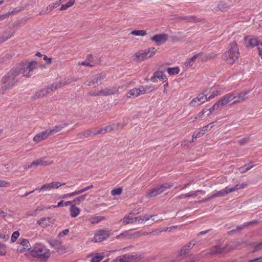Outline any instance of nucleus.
<instances>
[{"instance_id": "f257e3e1", "label": "nucleus", "mask_w": 262, "mask_h": 262, "mask_svg": "<svg viewBox=\"0 0 262 262\" xmlns=\"http://www.w3.org/2000/svg\"><path fill=\"white\" fill-rule=\"evenodd\" d=\"M239 55L237 44L235 41L232 42L228 50L223 54V59L228 64H232L238 60Z\"/></svg>"}, {"instance_id": "f03ea898", "label": "nucleus", "mask_w": 262, "mask_h": 262, "mask_svg": "<svg viewBox=\"0 0 262 262\" xmlns=\"http://www.w3.org/2000/svg\"><path fill=\"white\" fill-rule=\"evenodd\" d=\"M247 93L246 92L241 93H230L222 97V104L230 105L235 104L244 101L247 98Z\"/></svg>"}, {"instance_id": "7ed1b4c3", "label": "nucleus", "mask_w": 262, "mask_h": 262, "mask_svg": "<svg viewBox=\"0 0 262 262\" xmlns=\"http://www.w3.org/2000/svg\"><path fill=\"white\" fill-rule=\"evenodd\" d=\"M31 254L34 257L47 259L50 256V251L41 243L35 244L30 250Z\"/></svg>"}, {"instance_id": "20e7f679", "label": "nucleus", "mask_w": 262, "mask_h": 262, "mask_svg": "<svg viewBox=\"0 0 262 262\" xmlns=\"http://www.w3.org/2000/svg\"><path fill=\"white\" fill-rule=\"evenodd\" d=\"M19 75V72L17 69H12L2 79V84L4 89L8 90L11 89L16 83L15 78Z\"/></svg>"}, {"instance_id": "39448f33", "label": "nucleus", "mask_w": 262, "mask_h": 262, "mask_svg": "<svg viewBox=\"0 0 262 262\" xmlns=\"http://www.w3.org/2000/svg\"><path fill=\"white\" fill-rule=\"evenodd\" d=\"M157 49L154 47L140 50L135 53L134 60L138 62H142L153 57L157 53Z\"/></svg>"}, {"instance_id": "423d86ee", "label": "nucleus", "mask_w": 262, "mask_h": 262, "mask_svg": "<svg viewBox=\"0 0 262 262\" xmlns=\"http://www.w3.org/2000/svg\"><path fill=\"white\" fill-rule=\"evenodd\" d=\"M37 66V62L32 61L23 63L19 69L17 70L19 72V74L21 73L24 76L28 77L30 76V73L36 69Z\"/></svg>"}, {"instance_id": "0eeeda50", "label": "nucleus", "mask_w": 262, "mask_h": 262, "mask_svg": "<svg viewBox=\"0 0 262 262\" xmlns=\"http://www.w3.org/2000/svg\"><path fill=\"white\" fill-rule=\"evenodd\" d=\"M247 186V184L245 183H242L241 184H237L234 187L229 188L228 187H225L224 189L217 191L215 193H214L212 194V196L213 198L216 197H222L224 196L228 193L237 190L239 189H243L245 188Z\"/></svg>"}, {"instance_id": "6e6552de", "label": "nucleus", "mask_w": 262, "mask_h": 262, "mask_svg": "<svg viewBox=\"0 0 262 262\" xmlns=\"http://www.w3.org/2000/svg\"><path fill=\"white\" fill-rule=\"evenodd\" d=\"M123 85L119 86L118 88H112L111 89L106 88L101 91L90 92L89 95L91 96H107L117 93L120 88H122Z\"/></svg>"}, {"instance_id": "1a4fd4ad", "label": "nucleus", "mask_w": 262, "mask_h": 262, "mask_svg": "<svg viewBox=\"0 0 262 262\" xmlns=\"http://www.w3.org/2000/svg\"><path fill=\"white\" fill-rule=\"evenodd\" d=\"M110 235V232L106 230H100L95 234L93 241L94 243L100 242L107 239Z\"/></svg>"}, {"instance_id": "9d476101", "label": "nucleus", "mask_w": 262, "mask_h": 262, "mask_svg": "<svg viewBox=\"0 0 262 262\" xmlns=\"http://www.w3.org/2000/svg\"><path fill=\"white\" fill-rule=\"evenodd\" d=\"M64 185L65 183H62L58 181H54L49 183H46L43 185L41 187L36 188L35 190L50 191L52 189H58Z\"/></svg>"}, {"instance_id": "9b49d317", "label": "nucleus", "mask_w": 262, "mask_h": 262, "mask_svg": "<svg viewBox=\"0 0 262 262\" xmlns=\"http://www.w3.org/2000/svg\"><path fill=\"white\" fill-rule=\"evenodd\" d=\"M232 249L231 246L228 245L224 246L221 247L220 245H217L213 247L210 251L211 254H220L224 253H227Z\"/></svg>"}, {"instance_id": "f8f14e48", "label": "nucleus", "mask_w": 262, "mask_h": 262, "mask_svg": "<svg viewBox=\"0 0 262 262\" xmlns=\"http://www.w3.org/2000/svg\"><path fill=\"white\" fill-rule=\"evenodd\" d=\"M207 100V97L205 95L200 94L191 101L189 104L192 107H197Z\"/></svg>"}, {"instance_id": "ddd939ff", "label": "nucleus", "mask_w": 262, "mask_h": 262, "mask_svg": "<svg viewBox=\"0 0 262 262\" xmlns=\"http://www.w3.org/2000/svg\"><path fill=\"white\" fill-rule=\"evenodd\" d=\"M168 39V35L165 34H156L150 37L149 39L154 41L156 45L160 46L165 42Z\"/></svg>"}, {"instance_id": "4468645a", "label": "nucleus", "mask_w": 262, "mask_h": 262, "mask_svg": "<svg viewBox=\"0 0 262 262\" xmlns=\"http://www.w3.org/2000/svg\"><path fill=\"white\" fill-rule=\"evenodd\" d=\"M46 157H42L40 158L36 159L33 161V165L35 167L38 166H46L51 165L53 163V161L51 160H46Z\"/></svg>"}, {"instance_id": "2eb2a0df", "label": "nucleus", "mask_w": 262, "mask_h": 262, "mask_svg": "<svg viewBox=\"0 0 262 262\" xmlns=\"http://www.w3.org/2000/svg\"><path fill=\"white\" fill-rule=\"evenodd\" d=\"M245 45L248 48H254L258 46L259 42L257 38L253 36H246L244 38Z\"/></svg>"}, {"instance_id": "dca6fc26", "label": "nucleus", "mask_w": 262, "mask_h": 262, "mask_svg": "<svg viewBox=\"0 0 262 262\" xmlns=\"http://www.w3.org/2000/svg\"><path fill=\"white\" fill-rule=\"evenodd\" d=\"M49 136L50 135L48 132V129H46L36 134L34 137L33 140L35 143H39L47 139Z\"/></svg>"}, {"instance_id": "f3484780", "label": "nucleus", "mask_w": 262, "mask_h": 262, "mask_svg": "<svg viewBox=\"0 0 262 262\" xmlns=\"http://www.w3.org/2000/svg\"><path fill=\"white\" fill-rule=\"evenodd\" d=\"M37 224L42 228H47L53 224V220L51 217H42L37 221Z\"/></svg>"}, {"instance_id": "a211bd4d", "label": "nucleus", "mask_w": 262, "mask_h": 262, "mask_svg": "<svg viewBox=\"0 0 262 262\" xmlns=\"http://www.w3.org/2000/svg\"><path fill=\"white\" fill-rule=\"evenodd\" d=\"M155 216V215H139L138 216L136 217V223H138L140 224H143L150 219H151L153 221L158 222L159 220H155V219L154 218ZM159 220H163V219H159Z\"/></svg>"}, {"instance_id": "6ab92c4d", "label": "nucleus", "mask_w": 262, "mask_h": 262, "mask_svg": "<svg viewBox=\"0 0 262 262\" xmlns=\"http://www.w3.org/2000/svg\"><path fill=\"white\" fill-rule=\"evenodd\" d=\"M115 129V128L112 125H107L105 127H101L96 129L93 133V135H97L99 134H104L107 132H110Z\"/></svg>"}, {"instance_id": "aec40b11", "label": "nucleus", "mask_w": 262, "mask_h": 262, "mask_svg": "<svg viewBox=\"0 0 262 262\" xmlns=\"http://www.w3.org/2000/svg\"><path fill=\"white\" fill-rule=\"evenodd\" d=\"M163 192V190L161 189L160 186H158L153 189L150 190L146 194L147 198L155 197L158 195L160 194Z\"/></svg>"}, {"instance_id": "412c9836", "label": "nucleus", "mask_w": 262, "mask_h": 262, "mask_svg": "<svg viewBox=\"0 0 262 262\" xmlns=\"http://www.w3.org/2000/svg\"><path fill=\"white\" fill-rule=\"evenodd\" d=\"M135 259L134 256L131 254H124L117 257L116 262H131Z\"/></svg>"}, {"instance_id": "4be33fe9", "label": "nucleus", "mask_w": 262, "mask_h": 262, "mask_svg": "<svg viewBox=\"0 0 262 262\" xmlns=\"http://www.w3.org/2000/svg\"><path fill=\"white\" fill-rule=\"evenodd\" d=\"M50 93L49 89H41L36 92L31 97L32 99L36 100L39 98L46 96L48 94Z\"/></svg>"}, {"instance_id": "5701e85b", "label": "nucleus", "mask_w": 262, "mask_h": 262, "mask_svg": "<svg viewBox=\"0 0 262 262\" xmlns=\"http://www.w3.org/2000/svg\"><path fill=\"white\" fill-rule=\"evenodd\" d=\"M120 222L123 225H126L129 224H133L136 223V217H132L129 214H126Z\"/></svg>"}, {"instance_id": "b1692460", "label": "nucleus", "mask_w": 262, "mask_h": 262, "mask_svg": "<svg viewBox=\"0 0 262 262\" xmlns=\"http://www.w3.org/2000/svg\"><path fill=\"white\" fill-rule=\"evenodd\" d=\"M141 90L139 88H135L132 90H130L128 93L126 95V97L130 98V97H137L140 95Z\"/></svg>"}, {"instance_id": "393cba45", "label": "nucleus", "mask_w": 262, "mask_h": 262, "mask_svg": "<svg viewBox=\"0 0 262 262\" xmlns=\"http://www.w3.org/2000/svg\"><path fill=\"white\" fill-rule=\"evenodd\" d=\"M202 55L201 53H199L197 54H195L193 56H192L191 58L187 59L184 62V66L186 68H189L191 67L193 63L195 62V59L196 58Z\"/></svg>"}, {"instance_id": "a878e982", "label": "nucleus", "mask_w": 262, "mask_h": 262, "mask_svg": "<svg viewBox=\"0 0 262 262\" xmlns=\"http://www.w3.org/2000/svg\"><path fill=\"white\" fill-rule=\"evenodd\" d=\"M231 7V5L226 2H221L217 5L216 9L222 11H227Z\"/></svg>"}, {"instance_id": "bb28decb", "label": "nucleus", "mask_w": 262, "mask_h": 262, "mask_svg": "<svg viewBox=\"0 0 262 262\" xmlns=\"http://www.w3.org/2000/svg\"><path fill=\"white\" fill-rule=\"evenodd\" d=\"M70 215L72 217H77L80 213V210L75 204H73L70 208Z\"/></svg>"}, {"instance_id": "cd10ccee", "label": "nucleus", "mask_w": 262, "mask_h": 262, "mask_svg": "<svg viewBox=\"0 0 262 262\" xmlns=\"http://www.w3.org/2000/svg\"><path fill=\"white\" fill-rule=\"evenodd\" d=\"M43 209V207L39 206L35 209L28 211L26 214L28 216H35L38 214V211H41Z\"/></svg>"}, {"instance_id": "c85d7f7f", "label": "nucleus", "mask_w": 262, "mask_h": 262, "mask_svg": "<svg viewBox=\"0 0 262 262\" xmlns=\"http://www.w3.org/2000/svg\"><path fill=\"white\" fill-rule=\"evenodd\" d=\"M224 91L225 89L224 88L221 86L216 88L215 90L212 92V94L208 97V98H207L208 100L213 98L216 96L221 94Z\"/></svg>"}, {"instance_id": "c756f323", "label": "nucleus", "mask_w": 262, "mask_h": 262, "mask_svg": "<svg viewBox=\"0 0 262 262\" xmlns=\"http://www.w3.org/2000/svg\"><path fill=\"white\" fill-rule=\"evenodd\" d=\"M68 124H63L54 126L53 128L48 129V132L50 136L53 135L58 132L60 131L64 127L67 126Z\"/></svg>"}, {"instance_id": "7c9ffc66", "label": "nucleus", "mask_w": 262, "mask_h": 262, "mask_svg": "<svg viewBox=\"0 0 262 262\" xmlns=\"http://www.w3.org/2000/svg\"><path fill=\"white\" fill-rule=\"evenodd\" d=\"M132 233L130 231H125L121 234L116 236V238L117 239H130L132 238Z\"/></svg>"}, {"instance_id": "2f4dec72", "label": "nucleus", "mask_w": 262, "mask_h": 262, "mask_svg": "<svg viewBox=\"0 0 262 262\" xmlns=\"http://www.w3.org/2000/svg\"><path fill=\"white\" fill-rule=\"evenodd\" d=\"M139 88L141 90V92H140L141 95L146 94V93H149L154 90V86L152 85L141 86Z\"/></svg>"}, {"instance_id": "473e14b6", "label": "nucleus", "mask_w": 262, "mask_h": 262, "mask_svg": "<svg viewBox=\"0 0 262 262\" xmlns=\"http://www.w3.org/2000/svg\"><path fill=\"white\" fill-rule=\"evenodd\" d=\"M20 244L23 246V249L20 250V252H22L26 249H30V245L28 239L25 238L20 239Z\"/></svg>"}, {"instance_id": "72a5a7b5", "label": "nucleus", "mask_w": 262, "mask_h": 262, "mask_svg": "<svg viewBox=\"0 0 262 262\" xmlns=\"http://www.w3.org/2000/svg\"><path fill=\"white\" fill-rule=\"evenodd\" d=\"M213 123H210L207 125H206L202 127L200 130L196 134V135L195 136V138H197L198 137H201L203 135H204L206 132L208 130V127H209V125H211L210 128H212L213 126L212 125Z\"/></svg>"}, {"instance_id": "f704fd0d", "label": "nucleus", "mask_w": 262, "mask_h": 262, "mask_svg": "<svg viewBox=\"0 0 262 262\" xmlns=\"http://www.w3.org/2000/svg\"><path fill=\"white\" fill-rule=\"evenodd\" d=\"M151 232H147L143 230L138 231L133 233H132V238L147 235L151 233Z\"/></svg>"}, {"instance_id": "c9c22d12", "label": "nucleus", "mask_w": 262, "mask_h": 262, "mask_svg": "<svg viewBox=\"0 0 262 262\" xmlns=\"http://www.w3.org/2000/svg\"><path fill=\"white\" fill-rule=\"evenodd\" d=\"M253 166V163L250 162L248 164L244 165L243 166L239 168V170L241 173H244L252 168Z\"/></svg>"}, {"instance_id": "e433bc0d", "label": "nucleus", "mask_w": 262, "mask_h": 262, "mask_svg": "<svg viewBox=\"0 0 262 262\" xmlns=\"http://www.w3.org/2000/svg\"><path fill=\"white\" fill-rule=\"evenodd\" d=\"M105 220V217L103 216H94L89 219V221L92 224H96L99 223L102 221Z\"/></svg>"}, {"instance_id": "4c0bfd02", "label": "nucleus", "mask_w": 262, "mask_h": 262, "mask_svg": "<svg viewBox=\"0 0 262 262\" xmlns=\"http://www.w3.org/2000/svg\"><path fill=\"white\" fill-rule=\"evenodd\" d=\"M86 195H87V194L85 193V194H82L81 195H80V196L75 198L73 200V202L74 203V204H75V205L76 204L79 205L80 204V203L83 202L85 200V198H86Z\"/></svg>"}, {"instance_id": "58836bf2", "label": "nucleus", "mask_w": 262, "mask_h": 262, "mask_svg": "<svg viewBox=\"0 0 262 262\" xmlns=\"http://www.w3.org/2000/svg\"><path fill=\"white\" fill-rule=\"evenodd\" d=\"M130 34L134 36H145L146 35L147 33L146 31L144 30H139L132 31Z\"/></svg>"}, {"instance_id": "ea45409f", "label": "nucleus", "mask_w": 262, "mask_h": 262, "mask_svg": "<svg viewBox=\"0 0 262 262\" xmlns=\"http://www.w3.org/2000/svg\"><path fill=\"white\" fill-rule=\"evenodd\" d=\"M167 71L169 75H173L179 73L180 69L178 67L168 68L167 69Z\"/></svg>"}, {"instance_id": "a19ab883", "label": "nucleus", "mask_w": 262, "mask_h": 262, "mask_svg": "<svg viewBox=\"0 0 262 262\" xmlns=\"http://www.w3.org/2000/svg\"><path fill=\"white\" fill-rule=\"evenodd\" d=\"M195 243L191 244V243H189L187 244L182 250L181 251V254H184L187 253L188 251L194 245Z\"/></svg>"}, {"instance_id": "79ce46f5", "label": "nucleus", "mask_w": 262, "mask_h": 262, "mask_svg": "<svg viewBox=\"0 0 262 262\" xmlns=\"http://www.w3.org/2000/svg\"><path fill=\"white\" fill-rule=\"evenodd\" d=\"M60 3H58V2L52 3L47 7L46 11L45 12L48 13L49 12L52 11L55 8L58 7Z\"/></svg>"}, {"instance_id": "37998d69", "label": "nucleus", "mask_w": 262, "mask_h": 262, "mask_svg": "<svg viewBox=\"0 0 262 262\" xmlns=\"http://www.w3.org/2000/svg\"><path fill=\"white\" fill-rule=\"evenodd\" d=\"M205 193L206 192H205V191L202 190H199L195 191H194L193 193H191V192L187 193L186 196H188V198H189V197H195L199 193H200V194H201L202 195H204L205 194Z\"/></svg>"}, {"instance_id": "c03bdc74", "label": "nucleus", "mask_w": 262, "mask_h": 262, "mask_svg": "<svg viewBox=\"0 0 262 262\" xmlns=\"http://www.w3.org/2000/svg\"><path fill=\"white\" fill-rule=\"evenodd\" d=\"M103 258V255L97 253L92 258L91 262H100Z\"/></svg>"}, {"instance_id": "a18cd8bd", "label": "nucleus", "mask_w": 262, "mask_h": 262, "mask_svg": "<svg viewBox=\"0 0 262 262\" xmlns=\"http://www.w3.org/2000/svg\"><path fill=\"white\" fill-rule=\"evenodd\" d=\"M173 183L169 182L163 184L160 186L161 187V189L163 190V192H164L166 189L172 187L173 186Z\"/></svg>"}, {"instance_id": "49530a36", "label": "nucleus", "mask_w": 262, "mask_h": 262, "mask_svg": "<svg viewBox=\"0 0 262 262\" xmlns=\"http://www.w3.org/2000/svg\"><path fill=\"white\" fill-rule=\"evenodd\" d=\"M257 223V222L256 221L245 223L243 225H241L240 226H238L236 228V231L242 230L245 227H247L248 226H249V225H253L254 224H256Z\"/></svg>"}, {"instance_id": "de8ad7c7", "label": "nucleus", "mask_w": 262, "mask_h": 262, "mask_svg": "<svg viewBox=\"0 0 262 262\" xmlns=\"http://www.w3.org/2000/svg\"><path fill=\"white\" fill-rule=\"evenodd\" d=\"M7 253V246L5 244L0 243V256L5 255Z\"/></svg>"}, {"instance_id": "09e8293b", "label": "nucleus", "mask_w": 262, "mask_h": 262, "mask_svg": "<svg viewBox=\"0 0 262 262\" xmlns=\"http://www.w3.org/2000/svg\"><path fill=\"white\" fill-rule=\"evenodd\" d=\"M154 76L160 80H164L165 78V76L164 75V73L161 71H157L155 72L154 73Z\"/></svg>"}, {"instance_id": "8fccbe9b", "label": "nucleus", "mask_w": 262, "mask_h": 262, "mask_svg": "<svg viewBox=\"0 0 262 262\" xmlns=\"http://www.w3.org/2000/svg\"><path fill=\"white\" fill-rule=\"evenodd\" d=\"M72 80L70 78L65 79L63 81H60L58 82L59 88L71 83Z\"/></svg>"}, {"instance_id": "3c124183", "label": "nucleus", "mask_w": 262, "mask_h": 262, "mask_svg": "<svg viewBox=\"0 0 262 262\" xmlns=\"http://www.w3.org/2000/svg\"><path fill=\"white\" fill-rule=\"evenodd\" d=\"M122 192V189L121 187L114 189L111 191V194L113 196L120 195Z\"/></svg>"}, {"instance_id": "603ef678", "label": "nucleus", "mask_w": 262, "mask_h": 262, "mask_svg": "<svg viewBox=\"0 0 262 262\" xmlns=\"http://www.w3.org/2000/svg\"><path fill=\"white\" fill-rule=\"evenodd\" d=\"M222 97H221L219 101L214 103L212 107H213L214 110L215 111L217 110L220 106H224L226 105L225 104H222Z\"/></svg>"}, {"instance_id": "864d4df0", "label": "nucleus", "mask_w": 262, "mask_h": 262, "mask_svg": "<svg viewBox=\"0 0 262 262\" xmlns=\"http://www.w3.org/2000/svg\"><path fill=\"white\" fill-rule=\"evenodd\" d=\"M19 232L18 231H16L14 232L11 236V241L12 243H14L17 239L18 237L19 236Z\"/></svg>"}, {"instance_id": "5fc2aeb1", "label": "nucleus", "mask_w": 262, "mask_h": 262, "mask_svg": "<svg viewBox=\"0 0 262 262\" xmlns=\"http://www.w3.org/2000/svg\"><path fill=\"white\" fill-rule=\"evenodd\" d=\"M59 88L58 82L53 83L50 86L47 88V89H49V91H50V93L51 92Z\"/></svg>"}, {"instance_id": "6e6d98bb", "label": "nucleus", "mask_w": 262, "mask_h": 262, "mask_svg": "<svg viewBox=\"0 0 262 262\" xmlns=\"http://www.w3.org/2000/svg\"><path fill=\"white\" fill-rule=\"evenodd\" d=\"M93 132L92 130H86L80 133V134L84 137H88L93 135Z\"/></svg>"}, {"instance_id": "4d7b16f0", "label": "nucleus", "mask_w": 262, "mask_h": 262, "mask_svg": "<svg viewBox=\"0 0 262 262\" xmlns=\"http://www.w3.org/2000/svg\"><path fill=\"white\" fill-rule=\"evenodd\" d=\"M10 186V182L4 180H0V187H9Z\"/></svg>"}, {"instance_id": "13d9d810", "label": "nucleus", "mask_w": 262, "mask_h": 262, "mask_svg": "<svg viewBox=\"0 0 262 262\" xmlns=\"http://www.w3.org/2000/svg\"><path fill=\"white\" fill-rule=\"evenodd\" d=\"M69 232V229H65L60 232H59L58 234V236L59 237H62L66 235H67Z\"/></svg>"}, {"instance_id": "bf43d9fd", "label": "nucleus", "mask_w": 262, "mask_h": 262, "mask_svg": "<svg viewBox=\"0 0 262 262\" xmlns=\"http://www.w3.org/2000/svg\"><path fill=\"white\" fill-rule=\"evenodd\" d=\"M248 140V138H243V139H241L238 140L237 143L239 144L243 145L247 142Z\"/></svg>"}, {"instance_id": "052dcab7", "label": "nucleus", "mask_w": 262, "mask_h": 262, "mask_svg": "<svg viewBox=\"0 0 262 262\" xmlns=\"http://www.w3.org/2000/svg\"><path fill=\"white\" fill-rule=\"evenodd\" d=\"M9 238V235L5 233H0V239L7 241Z\"/></svg>"}, {"instance_id": "680f3d73", "label": "nucleus", "mask_w": 262, "mask_h": 262, "mask_svg": "<svg viewBox=\"0 0 262 262\" xmlns=\"http://www.w3.org/2000/svg\"><path fill=\"white\" fill-rule=\"evenodd\" d=\"M207 110L203 109L201 112L198 114L197 116L195 118V120L199 118L202 117L204 114L206 112Z\"/></svg>"}, {"instance_id": "e2e57ef3", "label": "nucleus", "mask_w": 262, "mask_h": 262, "mask_svg": "<svg viewBox=\"0 0 262 262\" xmlns=\"http://www.w3.org/2000/svg\"><path fill=\"white\" fill-rule=\"evenodd\" d=\"M213 198L212 196V194H211V195H210L209 196L207 197V198H206L201 201H199L200 203H205V202H206L211 199H212Z\"/></svg>"}, {"instance_id": "0e129e2a", "label": "nucleus", "mask_w": 262, "mask_h": 262, "mask_svg": "<svg viewBox=\"0 0 262 262\" xmlns=\"http://www.w3.org/2000/svg\"><path fill=\"white\" fill-rule=\"evenodd\" d=\"M10 14V13H5L4 14L0 15V21L3 20L5 18L8 17L9 16Z\"/></svg>"}, {"instance_id": "69168bd1", "label": "nucleus", "mask_w": 262, "mask_h": 262, "mask_svg": "<svg viewBox=\"0 0 262 262\" xmlns=\"http://www.w3.org/2000/svg\"><path fill=\"white\" fill-rule=\"evenodd\" d=\"M78 64L79 65L85 66H89V67H92V64H91L89 62H88L86 61H82L81 62H79V63H78Z\"/></svg>"}, {"instance_id": "338daca9", "label": "nucleus", "mask_w": 262, "mask_h": 262, "mask_svg": "<svg viewBox=\"0 0 262 262\" xmlns=\"http://www.w3.org/2000/svg\"><path fill=\"white\" fill-rule=\"evenodd\" d=\"M4 85L2 84V85L0 86V96L2 95H3L6 91L8 90L6 89H4Z\"/></svg>"}, {"instance_id": "774afa93", "label": "nucleus", "mask_w": 262, "mask_h": 262, "mask_svg": "<svg viewBox=\"0 0 262 262\" xmlns=\"http://www.w3.org/2000/svg\"><path fill=\"white\" fill-rule=\"evenodd\" d=\"M69 8V6L66 4H63L60 7L59 10L60 11L66 10L68 9Z\"/></svg>"}]
</instances>
